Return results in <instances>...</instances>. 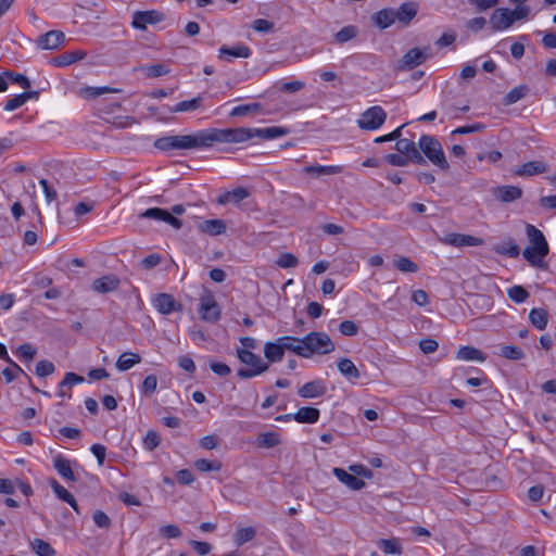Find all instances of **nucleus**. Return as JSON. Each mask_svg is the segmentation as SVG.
<instances>
[{"label":"nucleus","mask_w":556,"mask_h":556,"mask_svg":"<svg viewBox=\"0 0 556 556\" xmlns=\"http://www.w3.org/2000/svg\"><path fill=\"white\" fill-rule=\"evenodd\" d=\"M216 142L224 143L223 129L208 128L193 135L161 137L154 141V147L161 151L190 150L210 148Z\"/></svg>","instance_id":"obj_1"},{"label":"nucleus","mask_w":556,"mask_h":556,"mask_svg":"<svg viewBox=\"0 0 556 556\" xmlns=\"http://www.w3.org/2000/svg\"><path fill=\"white\" fill-rule=\"evenodd\" d=\"M288 129L279 126H271L266 128H226L223 129L224 142L239 143L248 141L254 137H260L265 140H270L283 137L288 134Z\"/></svg>","instance_id":"obj_2"},{"label":"nucleus","mask_w":556,"mask_h":556,"mask_svg":"<svg viewBox=\"0 0 556 556\" xmlns=\"http://www.w3.org/2000/svg\"><path fill=\"white\" fill-rule=\"evenodd\" d=\"M305 358L314 354H329L334 351L336 345L326 332L312 331L301 339Z\"/></svg>","instance_id":"obj_3"},{"label":"nucleus","mask_w":556,"mask_h":556,"mask_svg":"<svg viewBox=\"0 0 556 556\" xmlns=\"http://www.w3.org/2000/svg\"><path fill=\"white\" fill-rule=\"evenodd\" d=\"M237 356L241 363L250 368H239L237 376L241 379H251L267 371L269 364L264 362L258 355L245 349H237Z\"/></svg>","instance_id":"obj_4"},{"label":"nucleus","mask_w":556,"mask_h":556,"mask_svg":"<svg viewBox=\"0 0 556 556\" xmlns=\"http://www.w3.org/2000/svg\"><path fill=\"white\" fill-rule=\"evenodd\" d=\"M419 149L422 151L425 156L437 167H439L442 170H448L450 164L446 161L444 151L442 149V146L440 141L429 135H422L419 138Z\"/></svg>","instance_id":"obj_5"},{"label":"nucleus","mask_w":556,"mask_h":556,"mask_svg":"<svg viewBox=\"0 0 556 556\" xmlns=\"http://www.w3.org/2000/svg\"><path fill=\"white\" fill-rule=\"evenodd\" d=\"M387 119V112L379 105L371 106L364 111L357 119V126L363 130H376Z\"/></svg>","instance_id":"obj_6"},{"label":"nucleus","mask_w":556,"mask_h":556,"mask_svg":"<svg viewBox=\"0 0 556 556\" xmlns=\"http://www.w3.org/2000/svg\"><path fill=\"white\" fill-rule=\"evenodd\" d=\"M199 313L203 320L216 323L220 318V308L210 290H205L200 298Z\"/></svg>","instance_id":"obj_7"},{"label":"nucleus","mask_w":556,"mask_h":556,"mask_svg":"<svg viewBox=\"0 0 556 556\" xmlns=\"http://www.w3.org/2000/svg\"><path fill=\"white\" fill-rule=\"evenodd\" d=\"M441 243L452 247H479L483 244V239L464 233H447L439 239Z\"/></svg>","instance_id":"obj_8"},{"label":"nucleus","mask_w":556,"mask_h":556,"mask_svg":"<svg viewBox=\"0 0 556 556\" xmlns=\"http://www.w3.org/2000/svg\"><path fill=\"white\" fill-rule=\"evenodd\" d=\"M164 20L163 13L151 11H136L132 16L131 25L136 29L144 30L148 24H157Z\"/></svg>","instance_id":"obj_9"},{"label":"nucleus","mask_w":556,"mask_h":556,"mask_svg":"<svg viewBox=\"0 0 556 556\" xmlns=\"http://www.w3.org/2000/svg\"><path fill=\"white\" fill-rule=\"evenodd\" d=\"M395 149L399 153L406 155L410 162L419 165L426 164L425 157L413 140L406 138L399 139L395 143Z\"/></svg>","instance_id":"obj_10"},{"label":"nucleus","mask_w":556,"mask_h":556,"mask_svg":"<svg viewBox=\"0 0 556 556\" xmlns=\"http://www.w3.org/2000/svg\"><path fill=\"white\" fill-rule=\"evenodd\" d=\"M153 305L159 313L169 315L173 312H180L182 305L168 293H160L153 299Z\"/></svg>","instance_id":"obj_11"},{"label":"nucleus","mask_w":556,"mask_h":556,"mask_svg":"<svg viewBox=\"0 0 556 556\" xmlns=\"http://www.w3.org/2000/svg\"><path fill=\"white\" fill-rule=\"evenodd\" d=\"M327 392L326 382L323 379L312 380L304 383L298 390V395L302 399L321 397Z\"/></svg>","instance_id":"obj_12"},{"label":"nucleus","mask_w":556,"mask_h":556,"mask_svg":"<svg viewBox=\"0 0 556 556\" xmlns=\"http://www.w3.org/2000/svg\"><path fill=\"white\" fill-rule=\"evenodd\" d=\"M522 189L517 186H497L492 190L493 197L502 203H511L522 197Z\"/></svg>","instance_id":"obj_13"},{"label":"nucleus","mask_w":556,"mask_h":556,"mask_svg":"<svg viewBox=\"0 0 556 556\" xmlns=\"http://www.w3.org/2000/svg\"><path fill=\"white\" fill-rule=\"evenodd\" d=\"M251 53V49L243 43H239L232 47L223 45L218 50V58L227 62H231L236 58L248 59L250 58Z\"/></svg>","instance_id":"obj_14"},{"label":"nucleus","mask_w":556,"mask_h":556,"mask_svg":"<svg viewBox=\"0 0 556 556\" xmlns=\"http://www.w3.org/2000/svg\"><path fill=\"white\" fill-rule=\"evenodd\" d=\"M513 24L514 18L510 16V10L506 8L496 9L490 17V25L493 31L507 29Z\"/></svg>","instance_id":"obj_15"},{"label":"nucleus","mask_w":556,"mask_h":556,"mask_svg":"<svg viewBox=\"0 0 556 556\" xmlns=\"http://www.w3.org/2000/svg\"><path fill=\"white\" fill-rule=\"evenodd\" d=\"M526 231L530 243L538 250L539 256H546L549 248L543 232L530 224L527 225Z\"/></svg>","instance_id":"obj_16"},{"label":"nucleus","mask_w":556,"mask_h":556,"mask_svg":"<svg viewBox=\"0 0 556 556\" xmlns=\"http://www.w3.org/2000/svg\"><path fill=\"white\" fill-rule=\"evenodd\" d=\"M119 282L115 275H105L96 279L91 287L94 292L104 294L117 290Z\"/></svg>","instance_id":"obj_17"},{"label":"nucleus","mask_w":556,"mask_h":556,"mask_svg":"<svg viewBox=\"0 0 556 556\" xmlns=\"http://www.w3.org/2000/svg\"><path fill=\"white\" fill-rule=\"evenodd\" d=\"M65 40V36L61 30H50L38 39V46L41 49L52 50L59 48Z\"/></svg>","instance_id":"obj_18"},{"label":"nucleus","mask_w":556,"mask_h":556,"mask_svg":"<svg viewBox=\"0 0 556 556\" xmlns=\"http://www.w3.org/2000/svg\"><path fill=\"white\" fill-rule=\"evenodd\" d=\"M332 473L340 482L349 486L351 490L358 491L365 486V482L362 479L355 477L353 473H349L342 468L334 467L332 469Z\"/></svg>","instance_id":"obj_19"},{"label":"nucleus","mask_w":556,"mask_h":556,"mask_svg":"<svg viewBox=\"0 0 556 556\" xmlns=\"http://www.w3.org/2000/svg\"><path fill=\"white\" fill-rule=\"evenodd\" d=\"M87 52L84 50L66 51L51 59V64L58 67L68 66L77 61L84 60Z\"/></svg>","instance_id":"obj_20"},{"label":"nucleus","mask_w":556,"mask_h":556,"mask_svg":"<svg viewBox=\"0 0 556 556\" xmlns=\"http://www.w3.org/2000/svg\"><path fill=\"white\" fill-rule=\"evenodd\" d=\"M418 4L416 2H404L395 10V20L407 26L417 15Z\"/></svg>","instance_id":"obj_21"},{"label":"nucleus","mask_w":556,"mask_h":556,"mask_svg":"<svg viewBox=\"0 0 556 556\" xmlns=\"http://www.w3.org/2000/svg\"><path fill=\"white\" fill-rule=\"evenodd\" d=\"M249 197H250V192L247 188L238 187L231 191H227V192L220 194L217 198V203L220 205H225L228 203L238 204Z\"/></svg>","instance_id":"obj_22"},{"label":"nucleus","mask_w":556,"mask_h":556,"mask_svg":"<svg viewBox=\"0 0 556 556\" xmlns=\"http://www.w3.org/2000/svg\"><path fill=\"white\" fill-rule=\"evenodd\" d=\"M198 229L210 236H218L226 232V224L222 219H206L199 223Z\"/></svg>","instance_id":"obj_23"},{"label":"nucleus","mask_w":556,"mask_h":556,"mask_svg":"<svg viewBox=\"0 0 556 556\" xmlns=\"http://www.w3.org/2000/svg\"><path fill=\"white\" fill-rule=\"evenodd\" d=\"M547 170V165L542 161H530L521 166L515 172L518 176H533L538 174H543Z\"/></svg>","instance_id":"obj_24"},{"label":"nucleus","mask_w":556,"mask_h":556,"mask_svg":"<svg viewBox=\"0 0 556 556\" xmlns=\"http://www.w3.org/2000/svg\"><path fill=\"white\" fill-rule=\"evenodd\" d=\"M264 355L267 359L266 363H278L283 358V348L281 346L279 339L275 342H266L264 345Z\"/></svg>","instance_id":"obj_25"},{"label":"nucleus","mask_w":556,"mask_h":556,"mask_svg":"<svg viewBox=\"0 0 556 556\" xmlns=\"http://www.w3.org/2000/svg\"><path fill=\"white\" fill-rule=\"evenodd\" d=\"M371 18L376 26H378L381 29H386V28L390 27L396 21L395 20V10L394 9H382V10L376 12Z\"/></svg>","instance_id":"obj_26"},{"label":"nucleus","mask_w":556,"mask_h":556,"mask_svg":"<svg viewBox=\"0 0 556 556\" xmlns=\"http://www.w3.org/2000/svg\"><path fill=\"white\" fill-rule=\"evenodd\" d=\"M320 416L319 409L315 407L304 406L293 414V419L300 424H315Z\"/></svg>","instance_id":"obj_27"},{"label":"nucleus","mask_w":556,"mask_h":556,"mask_svg":"<svg viewBox=\"0 0 556 556\" xmlns=\"http://www.w3.org/2000/svg\"><path fill=\"white\" fill-rule=\"evenodd\" d=\"M53 467L58 473L65 480L76 481V477L72 470L71 463L68 459L61 455H58L53 459Z\"/></svg>","instance_id":"obj_28"},{"label":"nucleus","mask_w":556,"mask_h":556,"mask_svg":"<svg viewBox=\"0 0 556 556\" xmlns=\"http://www.w3.org/2000/svg\"><path fill=\"white\" fill-rule=\"evenodd\" d=\"M84 381V377L75 374V372H66L63 380L59 383L58 395L60 397L68 396L72 394L67 393V389H71L74 384L81 383Z\"/></svg>","instance_id":"obj_29"},{"label":"nucleus","mask_w":556,"mask_h":556,"mask_svg":"<svg viewBox=\"0 0 556 556\" xmlns=\"http://www.w3.org/2000/svg\"><path fill=\"white\" fill-rule=\"evenodd\" d=\"M278 339H279L281 346L283 348V352L291 351V352L295 353L296 355L305 358L303 343L301 342L302 338L286 336V337H280Z\"/></svg>","instance_id":"obj_30"},{"label":"nucleus","mask_w":556,"mask_h":556,"mask_svg":"<svg viewBox=\"0 0 556 556\" xmlns=\"http://www.w3.org/2000/svg\"><path fill=\"white\" fill-rule=\"evenodd\" d=\"M140 362L141 356L139 354L132 352H125L119 355L115 366L119 371H126L132 368L135 365L139 364Z\"/></svg>","instance_id":"obj_31"},{"label":"nucleus","mask_w":556,"mask_h":556,"mask_svg":"<svg viewBox=\"0 0 556 556\" xmlns=\"http://www.w3.org/2000/svg\"><path fill=\"white\" fill-rule=\"evenodd\" d=\"M402 68L413 70L424 63L422 54L419 48L408 50L401 60Z\"/></svg>","instance_id":"obj_32"},{"label":"nucleus","mask_w":556,"mask_h":556,"mask_svg":"<svg viewBox=\"0 0 556 556\" xmlns=\"http://www.w3.org/2000/svg\"><path fill=\"white\" fill-rule=\"evenodd\" d=\"M37 96V91H25L23 93L16 94L5 102L4 110L14 111L24 105L29 99L36 98Z\"/></svg>","instance_id":"obj_33"},{"label":"nucleus","mask_w":556,"mask_h":556,"mask_svg":"<svg viewBox=\"0 0 556 556\" xmlns=\"http://www.w3.org/2000/svg\"><path fill=\"white\" fill-rule=\"evenodd\" d=\"M338 369L349 380H356L361 377L359 370L349 358H341L338 362Z\"/></svg>","instance_id":"obj_34"},{"label":"nucleus","mask_w":556,"mask_h":556,"mask_svg":"<svg viewBox=\"0 0 556 556\" xmlns=\"http://www.w3.org/2000/svg\"><path fill=\"white\" fill-rule=\"evenodd\" d=\"M456 357L458 359H463V361H478V362L485 361V355L483 354L482 351H480L479 349H476L473 346H469V345L462 346L457 351Z\"/></svg>","instance_id":"obj_35"},{"label":"nucleus","mask_w":556,"mask_h":556,"mask_svg":"<svg viewBox=\"0 0 556 556\" xmlns=\"http://www.w3.org/2000/svg\"><path fill=\"white\" fill-rule=\"evenodd\" d=\"M531 324L539 330H543L547 326L548 314L544 308H532L529 313Z\"/></svg>","instance_id":"obj_36"},{"label":"nucleus","mask_w":556,"mask_h":556,"mask_svg":"<svg viewBox=\"0 0 556 556\" xmlns=\"http://www.w3.org/2000/svg\"><path fill=\"white\" fill-rule=\"evenodd\" d=\"M256 444L260 447L273 448L280 444L279 434L274 431L260 433L256 438Z\"/></svg>","instance_id":"obj_37"},{"label":"nucleus","mask_w":556,"mask_h":556,"mask_svg":"<svg viewBox=\"0 0 556 556\" xmlns=\"http://www.w3.org/2000/svg\"><path fill=\"white\" fill-rule=\"evenodd\" d=\"M304 172L306 174L314 175V176L318 177V176H323V175L339 174V173L342 172V167L341 166H334V165H330V166H326V165H312V166H306L304 168Z\"/></svg>","instance_id":"obj_38"},{"label":"nucleus","mask_w":556,"mask_h":556,"mask_svg":"<svg viewBox=\"0 0 556 556\" xmlns=\"http://www.w3.org/2000/svg\"><path fill=\"white\" fill-rule=\"evenodd\" d=\"M378 546L383 553L389 555H401L403 553L402 545L400 541L395 538L393 539H381L378 542Z\"/></svg>","instance_id":"obj_39"},{"label":"nucleus","mask_w":556,"mask_h":556,"mask_svg":"<svg viewBox=\"0 0 556 556\" xmlns=\"http://www.w3.org/2000/svg\"><path fill=\"white\" fill-rule=\"evenodd\" d=\"M30 546L38 556H56L55 549L41 539H34Z\"/></svg>","instance_id":"obj_40"},{"label":"nucleus","mask_w":556,"mask_h":556,"mask_svg":"<svg viewBox=\"0 0 556 556\" xmlns=\"http://www.w3.org/2000/svg\"><path fill=\"white\" fill-rule=\"evenodd\" d=\"M529 92V87L526 85H520L513 88L504 98L505 105H511L519 100L523 99Z\"/></svg>","instance_id":"obj_41"},{"label":"nucleus","mask_w":556,"mask_h":556,"mask_svg":"<svg viewBox=\"0 0 556 556\" xmlns=\"http://www.w3.org/2000/svg\"><path fill=\"white\" fill-rule=\"evenodd\" d=\"M202 105V98L197 97L191 100L178 102L175 106L169 109L172 113L195 111Z\"/></svg>","instance_id":"obj_42"},{"label":"nucleus","mask_w":556,"mask_h":556,"mask_svg":"<svg viewBox=\"0 0 556 556\" xmlns=\"http://www.w3.org/2000/svg\"><path fill=\"white\" fill-rule=\"evenodd\" d=\"M118 89L110 87H85L79 90V96L85 99H93L104 93L118 92Z\"/></svg>","instance_id":"obj_43"},{"label":"nucleus","mask_w":556,"mask_h":556,"mask_svg":"<svg viewBox=\"0 0 556 556\" xmlns=\"http://www.w3.org/2000/svg\"><path fill=\"white\" fill-rule=\"evenodd\" d=\"M500 355L506 359L519 361L525 357V352L516 345H500Z\"/></svg>","instance_id":"obj_44"},{"label":"nucleus","mask_w":556,"mask_h":556,"mask_svg":"<svg viewBox=\"0 0 556 556\" xmlns=\"http://www.w3.org/2000/svg\"><path fill=\"white\" fill-rule=\"evenodd\" d=\"M358 35V28L354 25H346L334 34V40L338 43H344L354 39Z\"/></svg>","instance_id":"obj_45"},{"label":"nucleus","mask_w":556,"mask_h":556,"mask_svg":"<svg viewBox=\"0 0 556 556\" xmlns=\"http://www.w3.org/2000/svg\"><path fill=\"white\" fill-rule=\"evenodd\" d=\"M523 257L534 267L546 268L543 261L545 256H539L538 250L534 247H527L522 252Z\"/></svg>","instance_id":"obj_46"},{"label":"nucleus","mask_w":556,"mask_h":556,"mask_svg":"<svg viewBox=\"0 0 556 556\" xmlns=\"http://www.w3.org/2000/svg\"><path fill=\"white\" fill-rule=\"evenodd\" d=\"M148 78H155L167 75L169 73V68L164 64H152L144 65L139 68Z\"/></svg>","instance_id":"obj_47"},{"label":"nucleus","mask_w":556,"mask_h":556,"mask_svg":"<svg viewBox=\"0 0 556 556\" xmlns=\"http://www.w3.org/2000/svg\"><path fill=\"white\" fill-rule=\"evenodd\" d=\"M393 264L402 273H417L419 269L418 265L406 256H397Z\"/></svg>","instance_id":"obj_48"},{"label":"nucleus","mask_w":556,"mask_h":556,"mask_svg":"<svg viewBox=\"0 0 556 556\" xmlns=\"http://www.w3.org/2000/svg\"><path fill=\"white\" fill-rule=\"evenodd\" d=\"M495 252L501 255H507L509 257H518L520 254V249L513 239H509L502 245L496 247Z\"/></svg>","instance_id":"obj_49"},{"label":"nucleus","mask_w":556,"mask_h":556,"mask_svg":"<svg viewBox=\"0 0 556 556\" xmlns=\"http://www.w3.org/2000/svg\"><path fill=\"white\" fill-rule=\"evenodd\" d=\"M256 535V530L253 527L240 528L235 534V542L238 546L253 540Z\"/></svg>","instance_id":"obj_50"},{"label":"nucleus","mask_w":556,"mask_h":556,"mask_svg":"<svg viewBox=\"0 0 556 556\" xmlns=\"http://www.w3.org/2000/svg\"><path fill=\"white\" fill-rule=\"evenodd\" d=\"M261 109L262 105L257 102L241 104L232 109V111L230 112V116H243L250 113L258 112L261 111Z\"/></svg>","instance_id":"obj_51"},{"label":"nucleus","mask_w":556,"mask_h":556,"mask_svg":"<svg viewBox=\"0 0 556 556\" xmlns=\"http://www.w3.org/2000/svg\"><path fill=\"white\" fill-rule=\"evenodd\" d=\"M508 298L516 303H523L529 298V292L521 286H514L507 290Z\"/></svg>","instance_id":"obj_52"},{"label":"nucleus","mask_w":556,"mask_h":556,"mask_svg":"<svg viewBox=\"0 0 556 556\" xmlns=\"http://www.w3.org/2000/svg\"><path fill=\"white\" fill-rule=\"evenodd\" d=\"M299 264V260L292 253H282L276 260V265L280 268H294Z\"/></svg>","instance_id":"obj_53"},{"label":"nucleus","mask_w":556,"mask_h":556,"mask_svg":"<svg viewBox=\"0 0 556 556\" xmlns=\"http://www.w3.org/2000/svg\"><path fill=\"white\" fill-rule=\"evenodd\" d=\"M194 467L202 472L219 471L222 468V464L219 462H211L208 459L201 458L195 460Z\"/></svg>","instance_id":"obj_54"},{"label":"nucleus","mask_w":556,"mask_h":556,"mask_svg":"<svg viewBox=\"0 0 556 556\" xmlns=\"http://www.w3.org/2000/svg\"><path fill=\"white\" fill-rule=\"evenodd\" d=\"M50 486L54 494L63 502H71L73 494L68 492L63 485H61L55 479H51Z\"/></svg>","instance_id":"obj_55"},{"label":"nucleus","mask_w":556,"mask_h":556,"mask_svg":"<svg viewBox=\"0 0 556 556\" xmlns=\"http://www.w3.org/2000/svg\"><path fill=\"white\" fill-rule=\"evenodd\" d=\"M17 354L22 359L30 362L36 356L37 349L30 343H24L17 348Z\"/></svg>","instance_id":"obj_56"},{"label":"nucleus","mask_w":556,"mask_h":556,"mask_svg":"<svg viewBox=\"0 0 556 556\" xmlns=\"http://www.w3.org/2000/svg\"><path fill=\"white\" fill-rule=\"evenodd\" d=\"M55 370V367L53 365L52 362L50 361H47V359H43V361H39L36 365V375L38 377H47V376H50L54 372Z\"/></svg>","instance_id":"obj_57"},{"label":"nucleus","mask_w":556,"mask_h":556,"mask_svg":"<svg viewBox=\"0 0 556 556\" xmlns=\"http://www.w3.org/2000/svg\"><path fill=\"white\" fill-rule=\"evenodd\" d=\"M161 443V437L157 432L150 430L147 432L146 437L143 438V446L148 451H153Z\"/></svg>","instance_id":"obj_58"},{"label":"nucleus","mask_w":556,"mask_h":556,"mask_svg":"<svg viewBox=\"0 0 556 556\" xmlns=\"http://www.w3.org/2000/svg\"><path fill=\"white\" fill-rule=\"evenodd\" d=\"M157 387V378L155 375H149L144 378L141 390L146 395H152Z\"/></svg>","instance_id":"obj_59"},{"label":"nucleus","mask_w":556,"mask_h":556,"mask_svg":"<svg viewBox=\"0 0 556 556\" xmlns=\"http://www.w3.org/2000/svg\"><path fill=\"white\" fill-rule=\"evenodd\" d=\"M160 535L165 539H177L181 535V530L176 525H166L160 528Z\"/></svg>","instance_id":"obj_60"},{"label":"nucleus","mask_w":556,"mask_h":556,"mask_svg":"<svg viewBox=\"0 0 556 556\" xmlns=\"http://www.w3.org/2000/svg\"><path fill=\"white\" fill-rule=\"evenodd\" d=\"M92 519L101 529H109L112 525L111 518L102 510H96L92 515Z\"/></svg>","instance_id":"obj_61"},{"label":"nucleus","mask_w":556,"mask_h":556,"mask_svg":"<svg viewBox=\"0 0 556 556\" xmlns=\"http://www.w3.org/2000/svg\"><path fill=\"white\" fill-rule=\"evenodd\" d=\"M251 27L257 33H270L274 30L275 25L268 20L257 18L252 23Z\"/></svg>","instance_id":"obj_62"},{"label":"nucleus","mask_w":556,"mask_h":556,"mask_svg":"<svg viewBox=\"0 0 556 556\" xmlns=\"http://www.w3.org/2000/svg\"><path fill=\"white\" fill-rule=\"evenodd\" d=\"M386 161L393 166H406L410 160L401 153H391L386 156Z\"/></svg>","instance_id":"obj_63"},{"label":"nucleus","mask_w":556,"mask_h":556,"mask_svg":"<svg viewBox=\"0 0 556 556\" xmlns=\"http://www.w3.org/2000/svg\"><path fill=\"white\" fill-rule=\"evenodd\" d=\"M339 330L343 336L353 337L358 332V326L352 320H344L340 324Z\"/></svg>","instance_id":"obj_64"}]
</instances>
